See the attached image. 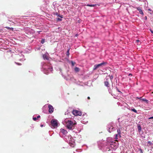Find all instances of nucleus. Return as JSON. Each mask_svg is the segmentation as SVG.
Masks as SVG:
<instances>
[{
	"label": "nucleus",
	"instance_id": "1",
	"mask_svg": "<svg viewBox=\"0 0 153 153\" xmlns=\"http://www.w3.org/2000/svg\"><path fill=\"white\" fill-rule=\"evenodd\" d=\"M41 71L44 74H46L52 72L53 71L52 67L49 64L46 63L45 62H42L41 63Z\"/></svg>",
	"mask_w": 153,
	"mask_h": 153
},
{
	"label": "nucleus",
	"instance_id": "2",
	"mask_svg": "<svg viewBox=\"0 0 153 153\" xmlns=\"http://www.w3.org/2000/svg\"><path fill=\"white\" fill-rule=\"evenodd\" d=\"M74 122L70 120L68 118H66L62 121V124L66 126L67 128L69 130H73L74 126L76 124V123L75 121Z\"/></svg>",
	"mask_w": 153,
	"mask_h": 153
},
{
	"label": "nucleus",
	"instance_id": "3",
	"mask_svg": "<svg viewBox=\"0 0 153 153\" xmlns=\"http://www.w3.org/2000/svg\"><path fill=\"white\" fill-rule=\"evenodd\" d=\"M115 128L114 126L113 125V124L112 123L108 124L107 126V131L110 133L115 130Z\"/></svg>",
	"mask_w": 153,
	"mask_h": 153
},
{
	"label": "nucleus",
	"instance_id": "4",
	"mask_svg": "<svg viewBox=\"0 0 153 153\" xmlns=\"http://www.w3.org/2000/svg\"><path fill=\"white\" fill-rule=\"evenodd\" d=\"M107 63L105 62H102L100 64H96L94 66L93 70H96L99 67H102L103 66L106 65Z\"/></svg>",
	"mask_w": 153,
	"mask_h": 153
},
{
	"label": "nucleus",
	"instance_id": "5",
	"mask_svg": "<svg viewBox=\"0 0 153 153\" xmlns=\"http://www.w3.org/2000/svg\"><path fill=\"white\" fill-rule=\"evenodd\" d=\"M51 125L54 128L57 127L58 126V121L56 119H52L51 121Z\"/></svg>",
	"mask_w": 153,
	"mask_h": 153
},
{
	"label": "nucleus",
	"instance_id": "6",
	"mask_svg": "<svg viewBox=\"0 0 153 153\" xmlns=\"http://www.w3.org/2000/svg\"><path fill=\"white\" fill-rule=\"evenodd\" d=\"M72 114L75 116H81L82 115V113L81 111L76 110H74L72 112Z\"/></svg>",
	"mask_w": 153,
	"mask_h": 153
},
{
	"label": "nucleus",
	"instance_id": "7",
	"mask_svg": "<svg viewBox=\"0 0 153 153\" xmlns=\"http://www.w3.org/2000/svg\"><path fill=\"white\" fill-rule=\"evenodd\" d=\"M68 132L66 130L64 129L63 128H61L60 129V132L59 135H60L61 134H62L64 136H65L67 134Z\"/></svg>",
	"mask_w": 153,
	"mask_h": 153
},
{
	"label": "nucleus",
	"instance_id": "8",
	"mask_svg": "<svg viewBox=\"0 0 153 153\" xmlns=\"http://www.w3.org/2000/svg\"><path fill=\"white\" fill-rule=\"evenodd\" d=\"M49 110L48 111L49 113L51 114L53 111V106L51 105H48Z\"/></svg>",
	"mask_w": 153,
	"mask_h": 153
},
{
	"label": "nucleus",
	"instance_id": "9",
	"mask_svg": "<svg viewBox=\"0 0 153 153\" xmlns=\"http://www.w3.org/2000/svg\"><path fill=\"white\" fill-rule=\"evenodd\" d=\"M19 56H22V58H20L19 59V60L23 61L25 60V59L24 58V55H23V54L22 53H20V54L19 55H18L17 56V57H18V58H19Z\"/></svg>",
	"mask_w": 153,
	"mask_h": 153
},
{
	"label": "nucleus",
	"instance_id": "10",
	"mask_svg": "<svg viewBox=\"0 0 153 153\" xmlns=\"http://www.w3.org/2000/svg\"><path fill=\"white\" fill-rule=\"evenodd\" d=\"M147 146L150 147L151 148H153V143L150 141H148L147 143Z\"/></svg>",
	"mask_w": 153,
	"mask_h": 153
},
{
	"label": "nucleus",
	"instance_id": "11",
	"mask_svg": "<svg viewBox=\"0 0 153 153\" xmlns=\"http://www.w3.org/2000/svg\"><path fill=\"white\" fill-rule=\"evenodd\" d=\"M27 30L28 31V33H29L30 34H33L35 32L34 30L30 28H28L27 29Z\"/></svg>",
	"mask_w": 153,
	"mask_h": 153
},
{
	"label": "nucleus",
	"instance_id": "12",
	"mask_svg": "<svg viewBox=\"0 0 153 153\" xmlns=\"http://www.w3.org/2000/svg\"><path fill=\"white\" fill-rule=\"evenodd\" d=\"M69 140V144L71 147H74L75 146V143L74 141H72V140L70 141V140Z\"/></svg>",
	"mask_w": 153,
	"mask_h": 153
},
{
	"label": "nucleus",
	"instance_id": "13",
	"mask_svg": "<svg viewBox=\"0 0 153 153\" xmlns=\"http://www.w3.org/2000/svg\"><path fill=\"white\" fill-rule=\"evenodd\" d=\"M106 79L107 81L104 82V84L105 86L108 87H109V82L108 81H107L108 79V78L107 77H106Z\"/></svg>",
	"mask_w": 153,
	"mask_h": 153
},
{
	"label": "nucleus",
	"instance_id": "14",
	"mask_svg": "<svg viewBox=\"0 0 153 153\" xmlns=\"http://www.w3.org/2000/svg\"><path fill=\"white\" fill-rule=\"evenodd\" d=\"M128 109L131 111H132L134 112L135 113H136L137 114L139 113H138L137 112V111L134 108H133V107H129L128 108Z\"/></svg>",
	"mask_w": 153,
	"mask_h": 153
},
{
	"label": "nucleus",
	"instance_id": "15",
	"mask_svg": "<svg viewBox=\"0 0 153 153\" xmlns=\"http://www.w3.org/2000/svg\"><path fill=\"white\" fill-rule=\"evenodd\" d=\"M121 137V135L120 134H116L114 135V138L116 139H117L118 138H120Z\"/></svg>",
	"mask_w": 153,
	"mask_h": 153
},
{
	"label": "nucleus",
	"instance_id": "16",
	"mask_svg": "<svg viewBox=\"0 0 153 153\" xmlns=\"http://www.w3.org/2000/svg\"><path fill=\"white\" fill-rule=\"evenodd\" d=\"M137 9L139 11L140 13L142 15L143 14V11L140 7H138L137 8Z\"/></svg>",
	"mask_w": 153,
	"mask_h": 153
},
{
	"label": "nucleus",
	"instance_id": "17",
	"mask_svg": "<svg viewBox=\"0 0 153 153\" xmlns=\"http://www.w3.org/2000/svg\"><path fill=\"white\" fill-rule=\"evenodd\" d=\"M54 14L56 15L57 16L59 17L60 18H63V16L62 15H60L58 14L57 12H55L54 13Z\"/></svg>",
	"mask_w": 153,
	"mask_h": 153
},
{
	"label": "nucleus",
	"instance_id": "18",
	"mask_svg": "<svg viewBox=\"0 0 153 153\" xmlns=\"http://www.w3.org/2000/svg\"><path fill=\"white\" fill-rule=\"evenodd\" d=\"M43 57L44 59H48V56L46 54H44L43 56Z\"/></svg>",
	"mask_w": 153,
	"mask_h": 153
},
{
	"label": "nucleus",
	"instance_id": "19",
	"mask_svg": "<svg viewBox=\"0 0 153 153\" xmlns=\"http://www.w3.org/2000/svg\"><path fill=\"white\" fill-rule=\"evenodd\" d=\"M135 43L137 45H139L141 44V42L139 40H136Z\"/></svg>",
	"mask_w": 153,
	"mask_h": 153
},
{
	"label": "nucleus",
	"instance_id": "20",
	"mask_svg": "<svg viewBox=\"0 0 153 153\" xmlns=\"http://www.w3.org/2000/svg\"><path fill=\"white\" fill-rule=\"evenodd\" d=\"M137 128L139 132H140L141 130V128L140 125L139 124L137 125Z\"/></svg>",
	"mask_w": 153,
	"mask_h": 153
},
{
	"label": "nucleus",
	"instance_id": "21",
	"mask_svg": "<svg viewBox=\"0 0 153 153\" xmlns=\"http://www.w3.org/2000/svg\"><path fill=\"white\" fill-rule=\"evenodd\" d=\"M96 5V4H87L86 5V6L89 7H94Z\"/></svg>",
	"mask_w": 153,
	"mask_h": 153
},
{
	"label": "nucleus",
	"instance_id": "22",
	"mask_svg": "<svg viewBox=\"0 0 153 153\" xmlns=\"http://www.w3.org/2000/svg\"><path fill=\"white\" fill-rule=\"evenodd\" d=\"M45 39H42L41 42L42 44H44L45 42Z\"/></svg>",
	"mask_w": 153,
	"mask_h": 153
},
{
	"label": "nucleus",
	"instance_id": "23",
	"mask_svg": "<svg viewBox=\"0 0 153 153\" xmlns=\"http://www.w3.org/2000/svg\"><path fill=\"white\" fill-rule=\"evenodd\" d=\"M74 70L76 72H77L79 71V68L77 67L75 68Z\"/></svg>",
	"mask_w": 153,
	"mask_h": 153
},
{
	"label": "nucleus",
	"instance_id": "24",
	"mask_svg": "<svg viewBox=\"0 0 153 153\" xmlns=\"http://www.w3.org/2000/svg\"><path fill=\"white\" fill-rule=\"evenodd\" d=\"M117 132L118 134H121V130L120 128H119L117 129Z\"/></svg>",
	"mask_w": 153,
	"mask_h": 153
},
{
	"label": "nucleus",
	"instance_id": "25",
	"mask_svg": "<svg viewBox=\"0 0 153 153\" xmlns=\"http://www.w3.org/2000/svg\"><path fill=\"white\" fill-rule=\"evenodd\" d=\"M71 64L72 66H74V65L75 64V62H74L72 61H71Z\"/></svg>",
	"mask_w": 153,
	"mask_h": 153
},
{
	"label": "nucleus",
	"instance_id": "26",
	"mask_svg": "<svg viewBox=\"0 0 153 153\" xmlns=\"http://www.w3.org/2000/svg\"><path fill=\"white\" fill-rule=\"evenodd\" d=\"M69 49H68V50H67V51L66 52V55L67 56H69Z\"/></svg>",
	"mask_w": 153,
	"mask_h": 153
},
{
	"label": "nucleus",
	"instance_id": "27",
	"mask_svg": "<svg viewBox=\"0 0 153 153\" xmlns=\"http://www.w3.org/2000/svg\"><path fill=\"white\" fill-rule=\"evenodd\" d=\"M142 100L143 101L146 102L147 103H148V102H149V101L146 99H143Z\"/></svg>",
	"mask_w": 153,
	"mask_h": 153
},
{
	"label": "nucleus",
	"instance_id": "28",
	"mask_svg": "<svg viewBox=\"0 0 153 153\" xmlns=\"http://www.w3.org/2000/svg\"><path fill=\"white\" fill-rule=\"evenodd\" d=\"M109 76L110 77V79L111 81L112 79H113V75H111V76L109 75Z\"/></svg>",
	"mask_w": 153,
	"mask_h": 153
},
{
	"label": "nucleus",
	"instance_id": "29",
	"mask_svg": "<svg viewBox=\"0 0 153 153\" xmlns=\"http://www.w3.org/2000/svg\"><path fill=\"white\" fill-rule=\"evenodd\" d=\"M33 119L34 121H36L37 119V118L35 117H34L33 116Z\"/></svg>",
	"mask_w": 153,
	"mask_h": 153
},
{
	"label": "nucleus",
	"instance_id": "30",
	"mask_svg": "<svg viewBox=\"0 0 153 153\" xmlns=\"http://www.w3.org/2000/svg\"><path fill=\"white\" fill-rule=\"evenodd\" d=\"M139 151H140V153H143V150L141 149H139Z\"/></svg>",
	"mask_w": 153,
	"mask_h": 153
},
{
	"label": "nucleus",
	"instance_id": "31",
	"mask_svg": "<svg viewBox=\"0 0 153 153\" xmlns=\"http://www.w3.org/2000/svg\"><path fill=\"white\" fill-rule=\"evenodd\" d=\"M57 20L58 21H60L62 20V19L61 18H58L57 19Z\"/></svg>",
	"mask_w": 153,
	"mask_h": 153
},
{
	"label": "nucleus",
	"instance_id": "32",
	"mask_svg": "<svg viewBox=\"0 0 153 153\" xmlns=\"http://www.w3.org/2000/svg\"><path fill=\"white\" fill-rule=\"evenodd\" d=\"M116 89H117V91H118V92H120V93H122L118 89V88H117V87H116Z\"/></svg>",
	"mask_w": 153,
	"mask_h": 153
},
{
	"label": "nucleus",
	"instance_id": "33",
	"mask_svg": "<svg viewBox=\"0 0 153 153\" xmlns=\"http://www.w3.org/2000/svg\"><path fill=\"white\" fill-rule=\"evenodd\" d=\"M15 63L18 65H21V63H18V62H15Z\"/></svg>",
	"mask_w": 153,
	"mask_h": 153
},
{
	"label": "nucleus",
	"instance_id": "34",
	"mask_svg": "<svg viewBox=\"0 0 153 153\" xmlns=\"http://www.w3.org/2000/svg\"><path fill=\"white\" fill-rule=\"evenodd\" d=\"M153 119V116L149 118V119Z\"/></svg>",
	"mask_w": 153,
	"mask_h": 153
},
{
	"label": "nucleus",
	"instance_id": "35",
	"mask_svg": "<svg viewBox=\"0 0 153 153\" xmlns=\"http://www.w3.org/2000/svg\"><path fill=\"white\" fill-rule=\"evenodd\" d=\"M150 31L151 32V33L153 34V30H151V29H150Z\"/></svg>",
	"mask_w": 153,
	"mask_h": 153
},
{
	"label": "nucleus",
	"instance_id": "36",
	"mask_svg": "<svg viewBox=\"0 0 153 153\" xmlns=\"http://www.w3.org/2000/svg\"><path fill=\"white\" fill-rule=\"evenodd\" d=\"M40 116L39 115H38V116H37V118H40Z\"/></svg>",
	"mask_w": 153,
	"mask_h": 153
},
{
	"label": "nucleus",
	"instance_id": "37",
	"mask_svg": "<svg viewBox=\"0 0 153 153\" xmlns=\"http://www.w3.org/2000/svg\"><path fill=\"white\" fill-rule=\"evenodd\" d=\"M42 32L41 31H37V32H38L39 33H40V32Z\"/></svg>",
	"mask_w": 153,
	"mask_h": 153
},
{
	"label": "nucleus",
	"instance_id": "38",
	"mask_svg": "<svg viewBox=\"0 0 153 153\" xmlns=\"http://www.w3.org/2000/svg\"><path fill=\"white\" fill-rule=\"evenodd\" d=\"M87 98H88V100H89L90 99V97H88Z\"/></svg>",
	"mask_w": 153,
	"mask_h": 153
},
{
	"label": "nucleus",
	"instance_id": "39",
	"mask_svg": "<svg viewBox=\"0 0 153 153\" xmlns=\"http://www.w3.org/2000/svg\"><path fill=\"white\" fill-rule=\"evenodd\" d=\"M145 19H146V20L147 19V17L146 16H145Z\"/></svg>",
	"mask_w": 153,
	"mask_h": 153
},
{
	"label": "nucleus",
	"instance_id": "40",
	"mask_svg": "<svg viewBox=\"0 0 153 153\" xmlns=\"http://www.w3.org/2000/svg\"><path fill=\"white\" fill-rule=\"evenodd\" d=\"M84 121H81V123H84Z\"/></svg>",
	"mask_w": 153,
	"mask_h": 153
},
{
	"label": "nucleus",
	"instance_id": "41",
	"mask_svg": "<svg viewBox=\"0 0 153 153\" xmlns=\"http://www.w3.org/2000/svg\"><path fill=\"white\" fill-rule=\"evenodd\" d=\"M132 75V74H128L129 76H130V75Z\"/></svg>",
	"mask_w": 153,
	"mask_h": 153
},
{
	"label": "nucleus",
	"instance_id": "42",
	"mask_svg": "<svg viewBox=\"0 0 153 153\" xmlns=\"http://www.w3.org/2000/svg\"><path fill=\"white\" fill-rule=\"evenodd\" d=\"M78 34H76V35H75V36H76H76H78Z\"/></svg>",
	"mask_w": 153,
	"mask_h": 153
},
{
	"label": "nucleus",
	"instance_id": "43",
	"mask_svg": "<svg viewBox=\"0 0 153 153\" xmlns=\"http://www.w3.org/2000/svg\"><path fill=\"white\" fill-rule=\"evenodd\" d=\"M43 125H41V127H43Z\"/></svg>",
	"mask_w": 153,
	"mask_h": 153
},
{
	"label": "nucleus",
	"instance_id": "44",
	"mask_svg": "<svg viewBox=\"0 0 153 153\" xmlns=\"http://www.w3.org/2000/svg\"><path fill=\"white\" fill-rule=\"evenodd\" d=\"M148 10H149V11H151V9H148Z\"/></svg>",
	"mask_w": 153,
	"mask_h": 153
},
{
	"label": "nucleus",
	"instance_id": "45",
	"mask_svg": "<svg viewBox=\"0 0 153 153\" xmlns=\"http://www.w3.org/2000/svg\"><path fill=\"white\" fill-rule=\"evenodd\" d=\"M6 28H7V29H9V28H10L9 27H6Z\"/></svg>",
	"mask_w": 153,
	"mask_h": 153
},
{
	"label": "nucleus",
	"instance_id": "46",
	"mask_svg": "<svg viewBox=\"0 0 153 153\" xmlns=\"http://www.w3.org/2000/svg\"><path fill=\"white\" fill-rule=\"evenodd\" d=\"M71 138H72V137H70V139H71Z\"/></svg>",
	"mask_w": 153,
	"mask_h": 153
},
{
	"label": "nucleus",
	"instance_id": "47",
	"mask_svg": "<svg viewBox=\"0 0 153 153\" xmlns=\"http://www.w3.org/2000/svg\"><path fill=\"white\" fill-rule=\"evenodd\" d=\"M11 29H13V28L12 27H11L10 28Z\"/></svg>",
	"mask_w": 153,
	"mask_h": 153
},
{
	"label": "nucleus",
	"instance_id": "48",
	"mask_svg": "<svg viewBox=\"0 0 153 153\" xmlns=\"http://www.w3.org/2000/svg\"><path fill=\"white\" fill-rule=\"evenodd\" d=\"M73 153H75L74 152Z\"/></svg>",
	"mask_w": 153,
	"mask_h": 153
},
{
	"label": "nucleus",
	"instance_id": "49",
	"mask_svg": "<svg viewBox=\"0 0 153 153\" xmlns=\"http://www.w3.org/2000/svg\"><path fill=\"white\" fill-rule=\"evenodd\" d=\"M139 99H140L141 98V97H140V98H139Z\"/></svg>",
	"mask_w": 153,
	"mask_h": 153
}]
</instances>
